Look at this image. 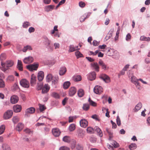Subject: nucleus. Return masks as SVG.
Returning <instances> with one entry per match:
<instances>
[{
  "mask_svg": "<svg viewBox=\"0 0 150 150\" xmlns=\"http://www.w3.org/2000/svg\"><path fill=\"white\" fill-rule=\"evenodd\" d=\"M1 65L2 66L1 70L4 72H6L7 70L10 69L14 64V61L11 60H6L5 62L1 61Z\"/></svg>",
  "mask_w": 150,
  "mask_h": 150,
  "instance_id": "f257e3e1",
  "label": "nucleus"
},
{
  "mask_svg": "<svg viewBox=\"0 0 150 150\" xmlns=\"http://www.w3.org/2000/svg\"><path fill=\"white\" fill-rule=\"evenodd\" d=\"M44 39L43 43L48 51L50 52H52L54 48L53 44L51 43V40H49L46 36L44 37Z\"/></svg>",
  "mask_w": 150,
  "mask_h": 150,
  "instance_id": "f03ea898",
  "label": "nucleus"
},
{
  "mask_svg": "<svg viewBox=\"0 0 150 150\" xmlns=\"http://www.w3.org/2000/svg\"><path fill=\"white\" fill-rule=\"evenodd\" d=\"M13 115V111L12 110H7L4 114L3 118L4 120H7L11 118Z\"/></svg>",
  "mask_w": 150,
  "mask_h": 150,
  "instance_id": "7ed1b4c3",
  "label": "nucleus"
},
{
  "mask_svg": "<svg viewBox=\"0 0 150 150\" xmlns=\"http://www.w3.org/2000/svg\"><path fill=\"white\" fill-rule=\"evenodd\" d=\"M39 66V64L34 63L32 64L28 65L26 66V68L30 71H33V70H37Z\"/></svg>",
  "mask_w": 150,
  "mask_h": 150,
  "instance_id": "20e7f679",
  "label": "nucleus"
},
{
  "mask_svg": "<svg viewBox=\"0 0 150 150\" xmlns=\"http://www.w3.org/2000/svg\"><path fill=\"white\" fill-rule=\"evenodd\" d=\"M99 78L100 79L103 80L105 83H108L110 81V77L106 74H101L99 76Z\"/></svg>",
  "mask_w": 150,
  "mask_h": 150,
  "instance_id": "39448f33",
  "label": "nucleus"
},
{
  "mask_svg": "<svg viewBox=\"0 0 150 150\" xmlns=\"http://www.w3.org/2000/svg\"><path fill=\"white\" fill-rule=\"evenodd\" d=\"M20 85L23 87L28 88L30 86L29 82L25 79H22L20 82Z\"/></svg>",
  "mask_w": 150,
  "mask_h": 150,
  "instance_id": "423d86ee",
  "label": "nucleus"
},
{
  "mask_svg": "<svg viewBox=\"0 0 150 150\" xmlns=\"http://www.w3.org/2000/svg\"><path fill=\"white\" fill-rule=\"evenodd\" d=\"M102 87L100 86H96L93 89V91L96 94H100L103 91Z\"/></svg>",
  "mask_w": 150,
  "mask_h": 150,
  "instance_id": "0eeeda50",
  "label": "nucleus"
},
{
  "mask_svg": "<svg viewBox=\"0 0 150 150\" xmlns=\"http://www.w3.org/2000/svg\"><path fill=\"white\" fill-rule=\"evenodd\" d=\"M96 75L95 71L91 72L87 75L88 79L90 81H93L96 79Z\"/></svg>",
  "mask_w": 150,
  "mask_h": 150,
  "instance_id": "6e6552de",
  "label": "nucleus"
},
{
  "mask_svg": "<svg viewBox=\"0 0 150 150\" xmlns=\"http://www.w3.org/2000/svg\"><path fill=\"white\" fill-rule=\"evenodd\" d=\"M76 89L74 87H71L69 90V96L72 97L76 93Z\"/></svg>",
  "mask_w": 150,
  "mask_h": 150,
  "instance_id": "1a4fd4ad",
  "label": "nucleus"
},
{
  "mask_svg": "<svg viewBox=\"0 0 150 150\" xmlns=\"http://www.w3.org/2000/svg\"><path fill=\"white\" fill-rule=\"evenodd\" d=\"M37 78V77L34 74L31 75L30 81V85L31 86H34V85L36 84Z\"/></svg>",
  "mask_w": 150,
  "mask_h": 150,
  "instance_id": "9d476101",
  "label": "nucleus"
},
{
  "mask_svg": "<svg viewBox=\"0 0 150 150\" xmlns=\"http://www.w3.org/2000/svg\"><path fill=\"white\" fill-rule=\"evenodd\" d=\"M33 58L32 57L29 56L25 58L23 60V62L24 63L27 64L33 62Z\"/></svg>",
  "mask_w": 150,
  "mask_h": 150,
  "instance_id": "9b49d317",
  "label": "nucleus"
},
{
  "mask_svg": "<svg viewBox=\"0 0 150 150\" xmlns=\"http://www.w3.org/2000/svg\"><path fill=\"white\" fill-rule=\"evenodd\" d=\"M96 132L98 135L100 137H102L103 136V134L101 129L98 127L96 126L94 127V133L95 132Z\"/></svg>",
  "mask_w": 150,
  "mask_h": 150,
  "instance_id": "f8f14e48",
  "label": "nucleus"
},
{
  "mask_svg": "<svg viewBox=\"0 0 150 150\" xmlns=\"http://www.w3.org/2000/svg\"><path fill=\"white\" fill-rule=\"evenodd\" d=\"M79 122L81 126L84 128L88 126V122L85 119H81Z\"/></svg>",
  "mask_w": 150,
  "mask_h": 150,
  "instance_id": "ddd939ff",
  "label": "nucleus"
},
{
  "mask_svg": "<svg viewBox=\"0 0 150 150\" xmlns=\"http://www.w3.org/2000/svg\"><path fill=\"white\" fill-rule=\"evenodd\" d=\"M59 78L58 76L56 75L53 77L52 79V84L54 86L55 88H56L57 84L58 82Z\"/></svg>",
  "mask_w": 150,
  "mask_h": 150,
  "instance_id": "4468645a",
  "label": "nucleus"
},
{
  "mask_svg": "<svg viewBox=\"0 0 150 150\" xmlns=\"http://www.w3.org/2000/svg\"><path fill=\"white\" fill-rule=\"evenodd\" d=\"M18 100V98L16 95H13L11 97L10 101L12 104H15L16 103Z\"/></svg>",
  "mask_w": 150,
  "mask_h": 150,
  "instance_id": "2eb2a0df",
  "label": "nucleus"
},
{
  "mask_svg": "<svg viewBox=\"0 0 150 150\" xmlns=\"http://www.w3.org/2000/svg\"><path fill=\"white\" fill-rule=\"evenodd\" d=\"M67 72V69L65 66H62L60 68L59 70V74L61 76L64 75Z\"/></svg>",
  "mask_w": 150,
  "mask_h": 150,
  "instance_id": "dca6fc26",
  "label": "nucleus"
},
{
  "mask_svg": "<svg viewBox=\"0 0 150 150\" xmlns=\"http://www.w3.org/2000/svg\"><path fill=\"white\" fill-rule=\"evenodd\" d=\"M35 111V109L33 107H30L27 109L25 111V116H28L27 113L30 114H33Z\"/></svg>",
  "mask_w": 150,
  "mask_h": 150,
  "instance_id": "f3484780",
  "label": "nucleus"
},
{
  "mask_svg": "<svg viewBox=\"0 0 150 150\" xmlns=\"http://www.w3.org/2000/svg\"><path fill=\"white\" fill-rule=\"evenodd\" d=\"M13 109L15 112H20L21 110L22 107L20 105H16L13 106Z\"/></svg>",
  "mask_w": 150,
  "mask_h": 150,
  "instance_id": "a211bd4d",
  "label": "nucleus"
},
{
  "mask_svg": "<svg viewBox=\"0 0 150 150\" xmlns=\"http://www.w3.org/2000/svg\"><path fill=\"white\" fill-rule=\"evenodd\" d=\"M52 134L55 137H58L60 134L61 132L58 128L53 129L52 130Z\"/></svg>",
  "mask_w": 150,
  "mask_h": 150,
  "instance_id": "6ab92c4d",
  "label": "nucleus"
},
{
  "mask_svg": "<svg viewBox=\"0 0 150 150\" xmlns=\"http://www.w3.org/2000/svg\"><path fill=\"white\" fill-rule=\"evenodd\" d=\"M50 87L48 84H45L44 87L42 89V93L45 94L47 93L49 90Z\"/></svg>",
  "mask_w": 150,
  "mask_h": 150,
  "instance_id": "aec40b11",
  "label": "nucleus"
},
{
  "mask_svg": "<svg viewBox=\"0 0 150 150\" xmlns=\"http://www.w3.org/2000/svg\"><path fill=\"white\" fill-rule=\"evenodd\" d=\"M54 6L53 5H49L46 6L45 7V10L47 12H49L52 11L54 9Z\"/></svg>",
  "mask_w": 150,
  "mask_h": 150,
  "instance_id": "412c9836",
  "label": "nucleus"
},
{
  "mask_svg": "<svg viewBox=\"0 0 150 150\" xmlns=\"http://www.w3.org/2000/svg\"><path fill=\"white\" fill-rule=\"evenodd\" d=\"M44 77V73L42 71H40L38 73V79L39 81L42 80Z\"/></svg>",
  "mask_w": 150,
  "mask_h": 150,
  "instance_id": "4be33fe9",
  "label": "nucleus"
},
{
  "mask_svg": "<svg viewBox=\"0 0 150 150\" xmlns=\"http://www.w3.org/2000/svg\"><path fill=\"white\" fill-rule=\"evenodd\" d=\"M91 66L96 71L98 72L99 71V67L98 63L96 62L94 63H91Z\"/></svg>",
  "mask_w": 150,
  "mask_h": 150,
  "instance_id": "5701e85b",
  "label": "nucleus"
},
{
  "mask_svg": "<svg viewBox=\"0 0 150 150\" xmlns=\"http://www.w3.org/2000/svg\"><path fill=\"white\" fill-rule=\"evenodd\" d=\"M22 65H23L21 61L20 60H18L17 67L20 71H23V67Z\"/></svg>",
  "mask_w": 150,
  "mask_h": 150,
  "instance_id": "b1692460",
  "label": "nucleus"
},
{
  "mask_svg": "<svg viewBox=\"0 0 150 150\" xmlns=\"http://www.w3.org/2000/svg\"><path fill=\"white\" fill-rule=\"evenodd\" d=\"M77 132L79 137L82 138L83 137V132L82 129H78Z\"/></svg>",
  "mask_w": 150,
  "mask_h": 150,
  "instance_id": "393cba45",
  "label": "nucleus"
},
{
  "mask_svg": "<svg viewBox=\"0 0 150 150\" xmlns=\"http://www.w3.org/2000/svg\"><path fill=\"white\" fill-rule=\"evenodd\" d=\"M62 140L65 142L69 143L71 142V138L69 136H65L63 137Z\"/></svg>",
  "mask_w": 150,
  "mask_h": 150,
  "instance_id": "a878e982",
  "label": "nucleus"
},
{
  "mask_svg": "<svg viewBox=\"0 0 150 150\" xmlns=\"http://www.w3.org/2000/svg\"><path fill=\"white\" fill-rule=\"evenodd\" d=\"M71 83L69 81L65 82L63 84V88L64 89H67L70 86Z\"/></svg>",
  "mask_w": 150,
  "mask_h": 150,
  "instance_id": "bb28decb",
  "label": "nucleus"
},
{
  "mask_svg": "<svg viewBox=\"0 0 150 150\" xmlns=\"http://www.w3.org/2000/svg\"><path fill=\"white\" fill-rule=\"evenodd\" d=\"M84 93L83 89L80 88L78 91L77 94L79 97H82L84 95Z\"/></svg>",
  "mask_w": 150,
  "mask_h": 150,
  "instance_id": "cd10ccee",
  "label": "nucleus"
},
{
  "mask_svg": "<svg viewBox=\"0 0 150 150\" xmlns=\"http://www.w3.org/2000/svg\"><path fill=\"white\" fill-rule=\"evenodd\" d=\"M73 79L75 81L77 82L81 81L82 78L81 76L78 75L74 76Z\"/></svg>",
  "mask_w": 150,
  "mask_h": 150,
  "instance_id": "c85d7f7f",
  "label": "nucleus"
},
{
  "mask_svg": "<svg viewBox=\"0 0 150 150\" xmlns=\"http://www.w3.org/2000/svg\"><path fill=\"white\" fill-rule=\"evenodd\" d=\"M23 126V125L22 123H19L17 124L16 129L18 131H20L22 129Z\"/></svg>",
  "mask_w": 150,
  "mask_h": 150,
  "instance_id": "c756f323",
  "label": "nucleus"
},
{
  "mask_svg": "<svg viewBox=\"0 0 150 150\" xmlns=\"http://www.w3.org/2000/svg\"><path fill=\"white\" fill-rule=\"evenodd\" d=\"M98 63L102 67V69L104 70L106 69L107 66L102 60H100Z\"/></svg>",
  "mask_w": 150,
  "mask_h": 150,
  "instance_id": "7c9ffc66",
  "label": "nucleus"
},
{
  "mask_svg": "<svg viewBox=\"0 0 150 150\" xmlns=\"http://www.w3.org/2000/svg\"><path fill=\"white\" fill-rule=\"evenodd\" d=\"M75 125L74 124H71L69 127L68 129L69 131L71 132L74 131L75 129Z\"/></svg>",
  "mask_w": 150,
  "mask_h": 150,
  "instance_id": "2f4dec72",
  "label": "nucleus"
},
{
  "mask_svg": "<svg viewBox=\"0 0 150 150\" xmlns=\"http://www.w3.org/2000/svg\"><path fill=\"white\" fill-rule=\"evenodd\" d=\"M142 104L141 102H139L135 106V108L136 110L135 112H137L142 107Z\"/></svg>",
  "mask_w": 150,
  "mask_h": 150,
  "instance_id": "473e14b6",
  "label": "nucleus"
},
{
  "mask_svg": "<svg viewBox=\"0 0 150 150\" xmlns=\"http://www.w3.org/2000/svg\"><path fill=\"white\" fill-rule=\"evenodd\" d=\"M76 142L75 140H73L71 142V147L72 149H74L76 146Z\"/></svg>",
  "mask_w": 150,
  "mask_h": 150,
  "instance_id": "72a5a7b5",
  "label": "nucleus"
},
{
  "mask_svg": "<svg viewBox=\"0 0 150 150\" xmlns=\"http://www.w3.org/2000/svg\"><path fill=\"white\" fill-rule=\"evenodd\" d=\"M2 148L3 150H11V148L9 145L5 144L2 145Z\"/></svg>",
  "mask_w": 150,
  "mask_h": 150,
  "instance_id": "f704fd0d",
  "label": "nucleus"
},
{
  "mask_svg": "<svg viewBox=\"0 0 150 150\" xmlns=\"http://www.w3.org/2000/svg\"><path fill=\"white\" fill-rule=\"evenodd\" d=\"M5 82L2 79H0V88H4L5 87Z\"/></svg>",
  "mask_w": 150,
  "mask_h": 150,
  "instance_id": "c9c22d12",
  "label": "nucleus"
},
{
  "mask_svg": "<svg viewBox=\"0 0 150 150\" xmlns=\"http://www.w3.org/2000/svg\"><path fill=\"white\" fill-rule=\"evenodd\" d=\"M140 39L142 41H149L150 40V38L149 37H145L144 36H142L140 37Z\"/></svg>",
  "mask_w": 150,
  "mask_h": 150,
  "instance_id": "e433bc0d",
  "label": "nucleus"
},
{
  "mask_svg": "<svg viewBox=\"0 0 150 150\" xmlns=\"http://www.w3.org/2000/svg\"><path fill=\"white\" fill-rule=\"evenodd\" d=\"M43 83H41L40 84H39L38 83L36 88V90L38 91H39L42 89L43 87Z\"/></svg>",
  "mask_w": 150,
  "mask_h": 150,
  "instance_id": "4c0bfd02",
  "label": "nucleus"
},
{
  "mask_svg": "<svg viewBox=\"0 0 150 150\" xmlns=\"http://www.w3.org/2000/svg\"><path fill=\"white\" fill-rule=\"evenodd\" d=\"M75 54L77 58L83 57V55L78 50L75 52Z\"/></svg>",
  "mask_w": 150,
  "mask_h": 150,
  "instance_id": "58836bf2",
  "label": "nucleus"
},
{
  "mask_svg": "<svg viewBox=\"0 0 150 150\" xmlns=\"http://www.w3.org/2000/svg\"><path fill=\"white\" fill-rule=\"evenodd\" d=\"M87 132L89 134L94 133V128H93L91 127H88L86 129Z\"/></svg>",
  "mask_w": 150,
  "mask_h": 150,
  "instance_id": "ea45409f",
  "label": "nucleus"
},
{
  "mask_svg": "<svg viewBox=\"0 0 150 150\" xmlns=\"http://www.w3.org/2000/svg\"><path fill=\"white\" fill-rule=\"evenodd\" d=\"M30 25V24L29 22L25 21L23 23L22 26L24 28H27L28 26Z\"/></svg>",
  "mask_w": 150,
  "mask_h": 150,
  "instance_id": "a19ab883",
  "label": "nucleus"
},
{
  "mask_svg": "<svg viewBox=\"0 0 150 150\" xmlns=\"http://www.w3.org/2000/svg\"><path fill=\"white\" fill-rule=\"evenodd\" d=\"M90 108L89 105L88 104H84L83 106V109L85 111L88 110Z\"/></svg>",
  "mask_w": 150,
  "mask_h": 150,
  "instance_id": "79ce46f5",
  "label": "nucleus"
},
{
  "mask_svg": "<svg viewBox=\"0 0 150 150\" xmlns=\"http://www.w3.org/2000/svg\"><path fill=\"white\" fill-rule=\"evenodd\" d=\"M69 52H72L76 50V47H74L73 45H70L69 46Z\"/></svg>",
  "mask_w": 150,
  "mask_h": 150,
  "instance_id": "37998d69",
  "label": "nucleus"
},
{
  "mask_svg": "<svg viewBox=\"0 0 150 150\" xmlns=\"http://www.w3.org/2000/svg\"><path fill=\"white\" fill-rule=\"evenodd\" d=\"M5 129V126L4 125H2L0 127V135L2 134L4 132Z\"/></svg>",
  "mask_w": 150,
  "mask_h": 150,
  "instance_id": "c03bdc74",
  "label": "nucleus"
},
{
  "mask_svg": "<svg viewBox=\"0 0 150 150\" xmlns=\"http://www.w3.org/2000/svg\"><path fill=\"white\" fill-rule=\"evenodd\" d=\"M137 145L135 144H132L129 146V147L130 150H133L136 148Z\"/></svg>",
  "mask_w": 150,
  "mask_h": 150,
  "instance_id": "a18cd8bd",
  "label": "nucleus"
},
{
  "mask_svg": "<svg viewBox=\"0 0 150 150\" xmlns=\"http://www.w3.org/2000/svg\"><path fill=\"white\" fill-rule=\"evenodd\" d=\"M51 96L56 99L59 98L60 97L59 94L57 93L53 92L51 95Z\"/></svg>",
  "mask_w": 150,
  "mask_h": 150,
  "instance_id": "49530a36",
  "label": "nucleus"
},
{
  "mask_svg": "<svg viewBox=\"0 0 150 150\" xmlns=\"http://www.w3.org/2000/svg\"><path fill=\"white\" fill-rule=\"evenodd\" d=\"M53 78L51 74H48L46 76L47 81L48 82H50L52 80Z\"/></svg>",
  "mask_w": 150,
  "mask_h": 150,
  "instance_id": "de8ad7c7",
  "label": "nucleus"
},
{
  "mask_svg": "<svg viewBox=\"0 0 150 150\" xmlns=\"http://www.w3.org/2000/svg\"><path fill=\"white\" fill-rule=\"evenodd\" d=\"M6 59V55L5 53H2L0 56V60L2 61Z\"/></svg>",
  "mask_w": 150,
  "mask_h": 150,
  "instance_id": "09e8293b",
  "label": "nucleus"
},
{
  "mask_svg": "<svg viewBox=\"0 0 150 150\" xmlns=\"http://www.w3.org/2000/svg\"><path fill=\"white\" fill-rule=\"evenodd\" d=\"M12 121L14 124L16 123L19 121L18 117L17 116L13 117Z\"/></svg>",
  "mask_w": 150,
  "mask_h": 150,
  "instance_id": "8fccbe9b",
  "label": "nucleus"
},
{
  "mask_svg": "<svg viewBox=\"0 0 150 150\" xmlns=\"http://www.w3.org/2000/svg\"><path fill=\"white\" fill-rule=\"evenodd\" d=\"M76 148L77 150H83V146L79 144H78L76 146Z\"/></svg>",
  "mask_w": 150,
  "mask_h": 150,
  "instance_id": "3c124183",
  "label": "nucleus"
},
{
  "mask_svg": "<svg viewBox=\"0 0 150 150\" xmlns=\"http://www.w3.org/2000/svg\"><path fill=\"white\" fill-rule=\"evenodd\" d=\"M39 108L40 112H42L43 111L46 109V108L45 107L44 105H42L41 104L40 105Z\"/></svg>",
  "mask_w": 150,
  "mask_h": 150,
  "instance_id": "603ef678",
  "label": "nucleus"
},
{
  "mask_svg": "<svg viewBox=\"0 0 150 150\" xmlns=\"http://www.w3.org/2000/svg\"><path fill=\"white\" fill-rule=\"evenodd\" d=\"M114 148H117L119 146V144L116 141H114L111 144Z\"/></svg>",
  "mask_w": 150,
  "mask_h": 150,
  "instance_id": "864d4df0",
  "label": "nucleus"
},
{
  "mask_svg": "<svg viewBox=\"0 0 150 150\" xmlns=\"http://www.w3.org/2000/svg\"><path fill=\"white\" fill-rule=\"evenodd\" d=\"M14 77L13 75L9 76L7 79V80H8L10 81H14Z\"/></svg>",
  "mask_w": 150,
  "mask_h": 150,
  "instance_id": "5fc2aeb1",
  "label": "nucleus"
},
{
  "mask_svg": "<svg viewBox=\"0 0 150 150\" xmlns=\"http://www.w3.org/2000/svg\"><path fill=\"white\" fill-rule=\"evenodd\" d=\"M98 50H96L95 52L92 51H89V53L88 54V55H93V56L96 55L98 53Z\"/></svg>",
  "mask_w": 150,
  "mask_h": 150,
  "instance_id": "6e6d98bb",
  "label": "nucleus"
},
{
  "mask_svg": "<svg viewBox=\"0 0 150 150\" xmlns=\"http://www.w3.org/2000/svg\"><path fill=\"white\" fill-rule=\"evenodd\" d=\"M105 130L109 136L113 135V133L112 130H110L108 128H106Z\"/></svg>",
  "mask_w": 150,
  "mask_h": 150,
  "instance_id": "4d7b16f0",
  "label": "nucleus"
},
{
  "mask_svg": "<svg viewBox=\"0 0 150 150\" xmlns=\"http://www.w3.org/2000/svg\"><path fill=\"white\" fill-rule=\"evenodd\" d=\"M91 117L93 119L95 120L96 121H100V120L98 118V115L96 114H94L92 115Z\"/></svg>",
  "mask_w": 150,
  "mask_h": 150,
  "instance_id": "13d9d810",
  "label": "nucleus"
},
{
  "mask_svg": "<svg viewBox=\"0 0 150 150\" xmlns=\"http://www.w3.org/2000/svg\"><path fill=\"white\" fill-rule=\"evenodd\" d=\"M116 122L118 126H120L121 125V121L119 116H117V117Z\"/></svg>",
  "mask_w": 150,
  "mask_h": 150,
  "instance_id": "bf43d9fd",
  "label": "nucleus"
},
{
  "mask_svg": "<svg viewBox=\"0 0 150 150\" xmlns=\"http://www.w3.org/2000/svg\"><path fill=\"white\" fill-rule=\"evenodd\" d=\"M59 150H70V149L66 146H63L61 147Z\"/></svg>",
  "mask_w": 150,
  "mask_h": 150,
  "instance_id": "052dcab7",
  "label": "nucleus"
},
{
  "mask_svg": "<svg viewBox=\"0 0 150 150\" xmlns=\"http://www.w3.org/2000/svg\"><path fill=\"white\" fill-rule=\"evenodd\" d=\"M137 79L134 76H132L131 77V80L132 83H134L137 81Z\"/></svg>",
  "mask_w": 150,
  "mask_h": 150,
  "instance_id": "680f3d73",
  "label": "nucleus"
},
{
  "mask_svg": "<svg viewBox=\"0 0 150 150\" xmlns=\"http://www.w3.org/2000/svg\"><path fill=\"white\" fill-rule=\"evenodd\" d=\"M85 3L82 1H80L79 3V5L81 8H83L85 6Z\"/></svg>",
  "mask_w": 150,
  "mask_h": 150,
  "instance_id": "e2e57ef3",
  "label": "nucleus"
},
{
  "mask_svg": "<svg viewBox=\"0 0 150 150\" xmlns=\"http://www.w3.org/2000/svg\"><path fill=\"white\" fill-rule=\"evenodd\" d=\"M104 110H105L106 111V112L105 113V116L106 117H110V116L109 115V112L108 111V108H104Z\"/></svg>",
  "mask_w": 150,
  "mask_h": 150,
  "instance_id": "0e129e2a",
  "label": "nucleus"
},
{
  "mask_svg": "<svg viewBox=\"0 0 150 150\" xmlns=\"http://www.w3.org/2000/svg\"><path fill=\"white\" fill-rule=\"evenodd\" d=\"M100 42H98L96 40H94L93 42V44L94 46H97L99 44Z\"/></svg>",
  "mask_w": 150,
  "mask_h": 150,
  "instance_id": "69168bd1",
  "label": "nucleus"
},
{
  "mask_svg": "<svg viewBox=\"0 0 150 150\" xmlns=\"http://www.w3.org/2000/svg\"><path fill=\"white\" fill-rule=\"evenodd\" d=\"M110 122L112 125V128H116L117 127V126L116 123L115 122H114L112 120H111L110 121Z\"/></svg>",
  "mask_w": 150,
  "mask_h": 150,
  "instance_id": "338daca9",
  "label": "nucleus"
},
{
  "mask_svg": "<svg viewBox=\"0 0 150 150\" xmlns=\"http://www.w3.org/2000/svg\"><path fill=\"white\" fill-rule=\"evenodd\" d=\"M35 31V28L32 27H30L28 29V32L30 33L34 32Z\"/></svg>",
  "mask_w": 150,
  "mask_h": 150,
  "instance_id": "774afa93",
  "label": "nucleus"
}]
</instances>
